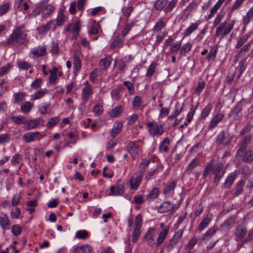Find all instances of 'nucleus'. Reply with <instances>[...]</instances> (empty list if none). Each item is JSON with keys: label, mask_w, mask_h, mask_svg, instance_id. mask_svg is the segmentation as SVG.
Masks as SVG:
<instances>
[{"label": "nucleus", "mask_w": 253, "mask_h": 253, "mask_svg": "<svg viewBox=\"0 0 253 253\" xmlns=\"http://www.w3.org/2000/svg\"><path fill=\"white\" fill-rule=\"evenodd\" d=\"M54 8L53 4H48L46 0H43L36 5L35 8L32 12V15L36 17L42 14V18L45 19L51 15Z\"/></svg>", "instance_id": "f03ea898"}, {"label": "nucleus", "mask_w": 253, "mask_h": 253, "mask_svg": "<svg viewBox=\"0 0 253 253\" xmlns=\"http://www.w3.org/2000/svg\"><path fill=\"white\" fill-rule=\"evenodd\" d=\"M92 250L91 246L84 245L76 247L73 251V253H91Z\"/></svg>", "instance_id": "c85d7f7f"}, {"label": "nucleus", "mask_w": 253, "mask_h": 253, "mask_svg": "<svg viewBox=\"0 0 253 253\" xmlns=\"http://www.w3.org/2000/svg\"><path fill=\"white\" fill-rule=\"evenodd\" d=\"M31 53L37 57L43 56L46 53V48L45 46H38L32 49Z\"/></svg>", "instance_id": "5701e85b"}, {"label": "nucleus", "mask_w": 253, "mask_h": 253, "mask_svg": "<svg viewBox=\"0 0 253 253\" xmlns=\"http://www.w3.org/2000/svg\"><path fill=\"white\" fill-rule=\"evenodd\" d=\"M26 93L19 92L14 94V101L16 103H19L25 99Z\"/></svg>", "instance_id": "bf43d9fd"}, {"label": "nucleus", "mask_w": 253, "mask_h": 253, "mask_svg": "<svg viewBox=\"0 0 253 253\" xmlns=\"http://www.w3.org/2000/svg\"><path fill=\"white\" fill-rule=\"evenodd\" d=\"M168 0H157L154 5V8L157 10H161L166 6Z\"/></svg>", "instance_id": "09e8293b"}, {"label": "nucleus", "mask_w": 253, "mask_h": 253, "mask_svg": "<svg viewBox=\"0 0 253 253\" xmlns=\"http://www.w3.org/2000/svg\"><path fill=\"white\" fill-rule=\"evenodd\" d=\"M198 165L197 159L196 158L193 159L189 164L187 166L185 171L188 173H190L192 170L196 168Z\"/></svg>", "instance_id": "052dcab7"}, {"label": "nucleus", "mask_w": 253, "mask_h": 253, "mask_svg": "<svg viewBox=\"0 0 253 253\" xmlns=\"http://www.w3.org/2000/svg\"><path fill=\"white\" fill-rule=\"evenodd\" d=\"M10 7V3L8 2H5L1 5H0V16L5 14L8 11Z\"/></svg>", "instance_id": "774afa93"}, {"label": "nucleus", "mask_w": 253, "mask_h": 253, "mask_svg": "<svg viewBox=\"0 0 253 253\" xmlns=\"http://www.w3.org/2000/svg\"><path fill=\"white\" fill-rule=\"evenodd\" d=\"M176 184L175 181H172L168 183L165 187L163 193L165 195H169L172 193L175 188Z\"/></svg>", "instance_id": "a19ab883"}, {"label": "nucleus", "mask_w": 253, "mask_h": 253, "mask_svg": "<svg viewBox=\"0 0 253 253\" xmlns=\"http://www.w3.org/2000/svg\"><path fill=\"white\" fill-rule=\"evenodd\" d=\"M218 229V226L214 225L212 227L209 228L207 232L203 234L202 237V240L204 241L210 239L216 233Z\"/></svg>", "instance_id": "b1692460"}, {"label": "nucleus", "mask_w": 253, "mask_h": 253, "mask_svg": "<svg viewBox=\"0 0 253 253\" xmlns=\"http://www.w3.org/2000/svg\"><path fill=\"white\" fill-rule=\"evenodd\" d=\"M177 2V0H171L170 1H169L167 6L164 9L165 13H168L171 11L173 8L175 6Z\"/></svg>", "instance_id": "0e129e2a"}, {"label": "nucleus", "mask_w": 253, "mask_h": 253, "mask_svg": "<svg viewBox=\"0 0 253 253\" xmlns=\"http://www.w3.org/2000/svg\"><path fill=\"white\" fill-rule=\"evenodd\" d=\"M242 107L240 105H236L231 111L229 114V117L232 118L234 120L240 121L242 118Z\"/></svg>", "instance_id": "f3484780"}, {"label": "nucleus", "mask_w": 253, "mask_h": 253, "mask_svg": "<svg viewBox=\"0 0 253 253\" xmlns=\"http://www.w3.org/2000/svg\"><path fill=\"white\" fill-rule=\"evenodd\" d=\"M252 33L249 32L247 34L239 37L237 40V42L236 45V48H240L251 37Z\"/></svg>", "instance_id": "4c0bfd02"}, {"label": "nucleus", "mask_w": 253, "mask_h": 253, "mask_svg": "<svg viewBox=\"0 0 253 253\" xmlns=\"http://www.w3.org/2000/svg\"><path fill=\"white\" fill-rule=\"evenodd\" d=\"M224 139H225V132L224 131H222L219 133V134L217 135V136L216 138V140H215L216 144L218 145H220V144H222L224 145Z\"/></svg>", "instance_id": "69168bd1"}, {"label": "nucleus", "mask_w": 253, "mask_h": 253, "mask_svg": "<svg viewBox=\"0 0 253 253\" xmlns=\"http://www.w3.org/2000/svg\"><path fill=\"white\" fill-rule=\"evenodd\" d=\"M146 126L150 134L152 136H159L163 133V126L158 125L156 122H149L147 123Z\"/></svg>", "instance_id": "20e7f679"}, {"label": "nucleus", "mask_w": 253, "mask_h": 253, "mask_svg": "<svg viewBox=\"0 0 253 253\" xmlns=\"http://www.w3.org/2000/svg\"><path fill=\"white\" fill-rule=\"evenodd\" d=\"M10 135L9 133L0 134V145L8 143L10 140Z\"/></svg>", "instance_id": "680f3d73"}, {"label": "nucleus", "mask_w": 253, "mask_h": 253, "mask_svg": "<svg viewBox=\"0 0 253 253\" xmlns=\"http://www.w3.org/2000/svg\"><path fill=\"white\" fill-rule=\"evenodd\" d=\"M239 160L244 162L251 163L253 161V146L250 147L248 150L243 153L241 156H236Z\"/></svg>", "instance_id": "6e6552de"}, {"label": "nucleus", "mask_w": 253, "mask_h": 253, "mask_svg": "<svg viewBox=\"0 0 253 253\" xmlns=\"http://www.w3.org/2000/svg\"><path fill=\"white\" fill-rule=\"evenodd\" d=\"M183 233V230L180 229L174 234L168 246V249L169 250H172L174 248V246L180 242Z\"/></svg>", "instance_id": "9d476101"}, {"label": "nucleus", "mask_w": 253, "mask_h": 253, "mask_svg": "<svg viewBox=\"0 0 253 253\" xmlns=\"http://www.w3.org/2000/svg\"><path fill=\"white\" fill-rule=\"evenodd\" d=\"M44 135V134H42L39 131L29 132L23 135V139L26 143H30L36 140L39 141Z\"/></svg>", "instance_id": "39448f33"}, {"label": "nucleus", "mask_w": 253, "mask_h": 253, "mask_svg": "<svg viewBox=\"0 0 253 253\" xmlns=\"http://www.w3.org/2000/svg\"><path fill=\"white\" fill-rule=\"evenodd\" d=\"M211 220V216H209V215L208 214L207 216L204 217L202 219V220L201 222H200V223L199 224V225H198V231L199 232H201L204 229L206 228L208 226L209 224L210 223Z\"/></svg>", "instance_id": "c756f323"}, {"label": "nucleus", "mask_w": 253, "mask_h": 253, "mask_svg": "<svg viewBox=\"0 0 253 253\" xmlns=\"http://www.w3.org/2000/svg\"><path fill=\"white\" fill-rule=\"evenodd\" d=\"M235 23V20H233L229 23L224 21L216 27L215 30V35L216 37H220L221 38L226 37L233 29Z\"/></svg>", "instance_id": "7ed1b4c3"}, {"label": "nucleus", "mask_w": 253, "mask_h": 253, "mask_svg": "<svg viewBox=\"0 0 253 253\" xmlns=\"http://www.w3.org/2000/svg\"><path fill=\"white\" fill-rule=\"evenodd\" d=\"M172 209V205L170 202L166 201L162 203L158 208L159 212L161 213L166 212Z\"/></svg>", "instance_id": "58836bf2"}, {"label": "nucleus", "mask_w": 253, "mask_h": 253, "mask_svg": "<svg viewBox=\"0 0 253 253\" xmlns=\"http://www.w3.org/2000/svg\"><path fill=\"white\" fill-rule=\"evenodd\" d=\"M251 136L247 135L240 143V148L237 152L236 156H241L243 153L247 150L248 146L251 143Z\"/></svg>", "instance_id": "f8f14e48"}, {"label": "nucleus", "mask_w": 253, "mask_h": 253, "mask_svg": "<svg viewBox=\"0 0 253 253\" xmlns=\"http://www.w3.org/2000/svg\"><path fill=\"white\" fill-rule=\"evenodd\" d=\"M124 184L120 181L115 185L110 187V193L109 194L111 196L122 195L124 193Z\"/></svg>", "instance_id": "ddd939ff"}, {"label": "nucleus", "mask_w": 253, "mask_h": 253, "mask_svg": "<svg viewBox=\"0 0 253 253\" xmlns=\"http://www.w3.org/2000/svg\"><path fill=\"white\" fill-rule=\"evenodd\" d=\"M247 229L246 227L243 225H239L237 227L235 230V235L240 239H243L247 234Z\"/></svg>", "instance_id": "c9c22d12"}, {"label": "nucleus", "mask_w": 253, "mask_h": 253, "mask_svg": "<svg viewBox=\"0 0 253 253\" xmlns=\"http://www.w3.org/2000/svg\"><path fill=\"white\" fill-rule=\"evenodd\" d=\"M157 65V62L153 61L149 66L146 73V77H151L155 72L156 68Z\"/></svg>", "instance_id": "c03bdc74"}, {"label": "nucleus", "mask_w": 253, "mask_h": 253, "mask_svg": "<svg viewBox=\"0 0 253 253\" xmlns=\"http://www.w3.org/2000/svg\"><path fill=\"white\" fill-rule=\"evenodd\" d=\"M17 65L20 69L26 71L31 68L32 67L31 64L24 61H18Z\"/></svg>", "instance_id": "4d7b16f0"}, {"label": "nucleus", "mask_w": 253, "mask_h": 253, "mask_svg": "<svg viewBox=\"0 0 253 253\" xmlns=\"http://www.w3.org/2000/svg\"><path fill=\"white\" fill-rule=\"evenodd\" d=\"M235 220V217L231 216L226 220L224 223L221 224V227L223 229H229L230 227L234 223Z\"/></svg>", "instance_id": "49530a36"}, {"label": "nucleus", "mask_w": 253, "mask_h": 253, "mask_svg": "<svg viewBox=\"0 0 253 253\" xmlns=\"http://www.w3.org/2000/svg\"><path fill=\"white\" fill-rule=\"evenodd\" d=\"M183 105H181L179 103H177L175 105L172 114L169 116V119L172 120L176 118L182 111Z\"/></svg>", "instance_id": "72a5a7b5"}, {"label": "nucleus", "mask_w": 253, "mask_h": 253, "mask_svg": "<svg viewBox=\"0 0 253 253\" xmlns=\"http://www.w3.org/2000/svg\"><path fill=\"white\" fill-rule=\"evenodd\" d=\"M123 126V123L120 122H116L113 126L111 132V136L113 138H115L120 132Z\"/></svg>", "instance_id": "393cba45"}, {"label": "nucleus", "mask_w": 253, "mask_h": 253, "mask_svg": "<svg viewBox=\"0 0 253 253\" xmlns=\"http://www.w3.org/2000/svg\"><path fill=\"white\" fill-rule=\"evenodd\" d=\"M133 9V4L131 2L124 5L122 8V12L123 16L127 18L130 15Z\"/></svg>", "instance_id": "a878e982"}, {"label": "nucleus", "mask_w": 253, "mask_h": 253, "mask_svg": "<svg viewBox=\"0 0 253 253\" xmlns=\"http://www.w3.org/2000/svg\"><path fill=\"white\" fill-rule=\"evenodd\" d=\"M93 94V89L91 85L84 86L82 91V98L84 102H87Z\"/></svg>", "instance_id": "2eb2a0df"}, {"label": "nucleus", "mask_w": 253, "mask_h": 253, "mask_svg": "<svg viewBox=\"0 0 253 253\" xmlns=\"http://www.w3.org/2000/svg\"><path fill=\"white\" fill-rule=\"evenodd\" d=\"M100 28V26L99 24L95 20H94L89 26L88 33L92 35H96L98 33Z\"/></svg>", "instance_id": "e433bc0d"}, {"label": "nucleus", "mask_w": 253, "mask_h": 253, "mask_svg": "<svg viewBox=\"0 0 253 253\" xmlns=\"http://www.w3.org/2000/svg\"><path fill=\"white\" fill-rule=\"evenodd\" d=\"M142 181V175L137 174L135 176L132 177L130 180V187L132 190H136Z\"/></svg>", "instance_id": "4be33fe9"}, {"label": "nucleus", "mask_w": 253, "mask_h": 253, "mask_svg": "<svg viewBox=\"0 0 253 253\" xmlns=\"http://www.w3.org/2000/svg\"><path fill=\"white\" fill-rule=\"evenodd\" d=\"M169 231V226H165L159 233L156 240V245L160 246L167 237Z\"/></svg>", "instance_id": "dca6fc26"}, {"label": "nucleus", "mask_w": 253, "mask_h": 253, "mask_svg": "<svg viewBox=\"0 0 253 253\" xmlns=\"http://www.w3.org/2000/svg\"><path fill=\"white\" fill-rule=\"evenodd\" d=\"M212 173L215 175L214 182L218 183L223 176L225 170L222 168L221 165L218 164L213 166Z\"/></svg>", "instance_id": "1a4fd4ad"}, {"label": "nucleus", "mask_w": 253, "mask_h": 253, "mask_svg": "<svg viewBox=\"0 0 253 253\" xmlns=\"http://www.w3.org/2000/svg\"><path fill=\"white\" fill-rule=\"evenodd\" d=\"M59 51L58 43L56 42L53 41L50 45L49 51L52 54L58 55Z\"/></svg>", "instance_id": "603ef678"}, {"label": "nucleus", "mask_w": 253, "mask_h": 253, "mask_svg": "<svg viewBox=\"0 0 253 253\" xmlns=\"http://www.w3.org/2000/svg\"><path fill=\"white\" fill-rule=\"evenodd\" d=\"M82 67L81 60L79 53L75 52L73 57V70L74 74L78 73Z\"/></svg>", "instance_id": "412c9836"}, {"label": "nucleus", "mask_w": 253, "mask_h": 253, "mask_svg": "<svg viewBox=\"0 0 253 253\" xmlns=\"http://www.w3.org/2000/svg\"><path fill=\"white\" fill-rule=\"evenodd\" d=\"M114 66H116L120 71L124 72V70L126 68V61L123 60H115L114 62Z\"/></svg>", "instance_id": "13d9d810"}, {"label": "nucleus", "mask_w": 253, "mask_h": 253, "mask_svg": "<svg viewBox=\"0 0 253 253\" xmlns=\"http://www.w3.org/2000/svg\"><path fill=\"white\" fill-rule=\"evenodd\" d=\"M63 9L60 8L58 12L57 18L51 20L53 22V26L56 29L57 26H62L67 20V18L63 13Z\"/></svg>", "instance_id": "9b49d317"}, {"label": "nucleus", "mask_w": 253, "mask_h": 253, "mask_svg": "<svg viewBox=\"0 0 253 253\" xmlns=\"http://www.w3.org/2000/svg\"><path fill=\"white\" fill-rule=\"evenodd\" d=\"M123 111V109L121 106H117L110 111L109 115L111 117L116 118L122 113Z\"/></svg>", "instance_id": "de8ad7c7"}, {"label": "nucleus", "mask_w": 253, "mask_h": 253, "mask_svg": "<svg viewBox=\"0 0 253 253\" xmlns=\"http://www.w3.org/2000/svg\"><path fill=\"white\" fill-rule=\"evenodd\" d=\"M166 26V24L164 21V18L161 17L155 24L152 30L154 32H159L163 29Z\"/></svg>", "instance_id": "79ce46f5"}, {"label": "nucleus", "mask_w": 253, "mask_h": 253, "mask_svg": "<svg viewBox=\"0 0 253 253\" xmlns=\"http://www.w3.org/2000/svg\"><path fill=\"white\" fill-rule=\"evenodd\" d=\"M53 21H49L46 24L37 28V30L40 34H46L50 30H55L56 28L53 26Z\"/></svg>", "instance_id": "a211bd4d"}, {"label": "nucleus", "mask_w": 253, "mask_h": 253, "mask_svg": "<svg viewBox=\"0 0 253 253\" xmlns=\"http://www.w3.org/2000/svg\"><path fill=\"white\" fill-rule=\"evenodd\" d=\"M12 65L10 64H7L4 66L0 68V77L8 73L9 71L12 68Z\"/></svg>", "instance_id": "338daca9"}, {"label": "nucleus", "mask_w": 253, "mask_h": 253, "mask_svg": "<svg viewBox=\"0 0 253 253\" xmlns=\"http://www.w3.org/2000/svg\"><path fill=\"white\" fill-rule=\"evenodd\" d=\"M236 177V173L235 172L231 173L226 178L224 183L223 184V187L224 188H228L233 183Z\"/></svg>", "instance_id": "473e14b6"}, {"label": "nucleus", "mask_w": 253, "mask_h": 253, "mask_svg": "<svg viewBox=\"0 0 253 253\" xmlns=\"http://www.w3.org/2000/svg\"><path fill=\"white\" fill-rule=\"evenodd\" d=\"M170 140L169 138L166 137L162 141L159 145V150L162 152L168 153L169 151Z\"/></svg>", "instance_id": "cd10ccee"}, {"label": "nucleus", "mask_w": 253, "mask_h": 253, "mask_svg": "<svg viewBox=\"0 0 253 253\" xmlns=\"http://www.w3.org/2000/svg\"><path fill=\"white\" fill-rule=\"evenodd\" d=\"M81 28L80 21L73 22L68 24L65 29L67 32H71L73 34V39H76L79 35Z\"/></svg>", "instance_id": "423d86ee"}, {"label": "nucleus", "mask_w": 253, "mask_h": 253, "mask_svg": "<svg viewBox=\"0 0 253 253\" xmlns=\"http://www.w3.org/2000/svg\"><path fill=\"white\" fill-rule=\"evenodd\" d=\"M10 222L7 214L4 213H0V226L3 230L10 229Z\"/></svg>", "instance_id": "6ab92c4d"}, {"label": "nucleus", "mask_w": 253, "mask_h": 253, "mask_svg": "<svg viewBox=\"0 0 253 253\" xmlns=\"http://www.w3.org/2000/svg\"><path fill=\"white\" fill-rule=\"evenodd\" d=\"M127 150L133 159L141 151L140 146L136 144L134 141H129L127 146Z\"/></svg>", "instance_id": "0eeeda50"}, {"label": "nucleus", "mask_w": 253, "mask_h": 253, "mask_svg": "<svg viewBox=\"0 0 253 253\" xmlns=\"http://www.w3.org/2000/svg\"><path fill=\"white\" fill-rule=\"evenodd\" d=\"M27 32V31L24 26L17 27L13 30L12 33L7 39V43L11 45L24 44L29 41Z\"/></svg>", "instance_id": "f257e3e1"}, {"label": "nucleus", "mask_w": 253, "mask_h": 253, "mask_svg": "<svg viewBox=\"0 0 253 253\" xmlns=\"http://www.w3.org/2000/svg\"><path fill=\"white\" fill-rule=\"evenodd\" d=\"M224 17V13L222 12H219L216 15L215 19L213 22V26L214 27H217L219 26L221 21L223 20Z\"/></svg>", "instance_id": "864d4df0"}, {"label": "nucleus", "mask_w": 253, "mask_h": 253, "mask_svg": "<svg viewBox=\"0 0 253 253\" xmlns=\"http://www.w3.org/2000/svg\"><path fill=\"white\" fill-rule=\"evenodd\" d=\"M46 91L45 90H40L36 92L34 94L31 95V99L33 100H37L42 98L46 94Z\"/></svg>", "instance_id": "e2e57ef3"}, {"label": "nucleus", "mask_w": 253, "mask_h": 253, "mask_svg": "<svg viewBox=\"0 0 253 253\" xmlns=\"http://www.w3.org/2000/svg\"><path fill=\"white\" fill-rule=\"evenodd\" d=\"M40 121L41 120L39 119L29 120L26 119V123H25L26 129L30 130L38 127L40 124Z\"/></svg>", "instance_id": "2f4dec72"}, {"label": "nucleus", "mask_w": 253, "mask_h": 253, "mask_svg": "<svg viewBox=\"0 0 253 253\" xmlns=\"http://www.w3.org/2000/svg\"><path fill=\"white\" fill-rule=\"evenodd\" d=\"M151 162V160H147L145 159H143L142 160L141 162L140 163L139 166V174L142 175V173L146 171V169L148 167L150 163Z\"/></svg>", "instance_id": "ea45409f"}, {"label": "nucleus", "mask_w": 253, "mask_h": 253, "mask_svg": "<svg viewBox=\"0 0 253 253\" xmlns=\"http://www.w3.org/2000/svg\"><path fill=\"white\" fill-rule=\"evenodd\" d=\"M199 24L197 23H192L188 28H187L183 33L184 37H187L198 29Z\"/></svg>", "instance_id": "f704fd0d"}, {"label": "nucleus", "mask_w": 253, "mask_h": 253, "mask_svg": "<svg viewBox=\"0 0 253 253\" xmlns=\"http://www.w3.org/2000/svg\"><path fill=\"white\" fill-rule=\"evenodd\" d=\"M245 185V182L244 180H240L238 183L236 187L234 195L238 196L242 194L244 191L243 188Z\"/></svg>", "instance_id": "a18cd8bd"}, {"label": "nucleus", "mask_w": 253, "mask_h": 253, "mask_svg": "<svg viewBox=\"0 0 253 253\" xmlns=\"http://www.w3.org/2000/svg\"><path fill=\"white\" fill-rule=\"evenodd\" d=\"M11 120L16 124H25L26 123V119L22 115L18 116H11Z\"/></svg>", "instance_id": "3c124183"}, {"label": "nucleus", "mask_w": 253, "mask_h": 253, "mask_svg": "<svg viewBox=\"0 0 253 253\" xmlns=\"http://www.w3.org/2000/svg\"><path fill=\"white\" fill-rule=\"evenodd\" d=\"M112 61L111 57H106L104 58L101 59L99 63V66L103 71L106 70L110 66Z\"/></svg>", "instance_id": "7c9ffc66"}, {"label": "nucleus", "mask_w": 253, "mask_h": 253, "mask_svg": "<svg viewBox=\"0 0 253 253\" xmlns=\"http://www.w3.org/2000/svg\"><path fill=\"white\" fill-rule=\"evenodd\" d=\"M253 17V5L250 9L249 11L247 13L246 15L244 16L243 19V24L244 25L247 26V25L251 22V19Z\"/></svg>", "instance_id": "37998d69"}, {"label": "nucleus", "mask_w": 253, "mask_h": 253, "mask_svg": "<svg viewBox=\"0 0 253 253\" xmlns=\"http://www.w3.org/2000/svg\"><path fill=\"white\" fill-rule=\"evenodd\" d=\"M159 195V189L157 187H154L149 191L148 194L146 196V199L149 202L154 201L158 198Z\"/></svg>", "instance_id": "bb28decb"}, {"label": "nucleus", "mask_w": 253, "mask_h": 253, "mask_svg": "<svg viewBox=\"0 0 253 253\" xmlns=\"http://www.w3.org/2000/svg\"><path fill=\"white\" fill-rule=\"evenodd\" d=\"M224 116V114L222 113H218L217 114L214 115L208 126V129L209 130L212 129L214 128L223 119Z\"/></svg>", "instance_id": "aec40b11"}, {"label": "nucleus", "mask_w": 253, "mask_h": 253, "mask_svg": "<svg viewBox=\"0 0 253 253\" xmlns=\"http://www.w3.org/2000/svg\"><path fill=\"white\" fill-rule=\"evenodd\" d=\"M32 107L33 105L29 102L27 101L21 105V110L23 113L26 114L31 110Z\"/></svg>", "instance_id": "6e6d98bb"}, {"label": "nucleus", "mask_w": 253, "mask_h": 253, "mask_svg": "<svg viewBox=\"0 0 253 253\" xmlns=\"http://www.w3.org/2000/svg\"><path fill=\"white\" fill-rule=\"evenodd\" d=\"M217 51V47L216 46L211 47L210 50L207 58L209 61L213 60L216 57Z\"/></svg>", "instance_id": "5fc2aeb1"}, {"label": "nucleus", "mask_w": 253, "mask_h": 253, "mask_svg": "<svg viewBox=\"0 0 253 253\" xmlns=\"http://www.w3.org/2000/svg\"><path fill=\"white\" fill-rule=\"evenodd\" d=\"M192 45L190 42H188L184 44L180 48V54L182 56H185L190 51Z\"/></svg>", "instance_id": "8fccbe9b"}, {"label": "nucleus", "mask_w": 253, "mask_h": 253, "mask_svg": "<svg viewBox=\"0 0 253 253\" xmlns=\"http://www.w3.org/2000/svg\"><path fill=\"white\" fill-rule=\"evenodd\" d=\"M156 233V228L151 227L149 228L144 236V241L147 243V245L152 247L154 245V236Z\"/></svg>", "instance_id": "4468645a"}]
</instances>
